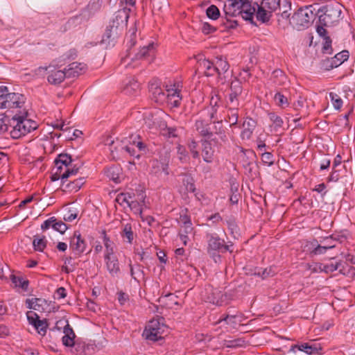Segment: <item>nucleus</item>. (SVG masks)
Masks as SVG:
<instances>
[{
    "instance_id": "nucleus-1",
    "label": "nucleus",
    "mask_w": 355,
    "mask_h": 355,
    "mask_svg": "<svg viewBox=\"0 0 355 355\" xmlns=\"http://www.w3.org/2000/svg\"><path fill=\"white\" fill-rule=\"evenodd\" d=\"M26 98L24 94L8 92L6 86H0V109H6L3 114H0V125L8 123L17 115L28 116L25 107Z\"/></svg>"
},
{
    "instance_id": "nucleus-2",
    "label": "nucleus",
    "mask_w": 355,
    "mask_h": 355,
    "mask_svg": "<svg viewBox=\"0 0 355 355\" xmlns=\"http://www.w3.org/2000/svg\"><path fill=\"white\" fill-rule=\"evenodd\" d=\"M37 128V124L35 121L28 119L27 116L17 115V117L10 120L8 123L1 124L0 131L1 132L10 131L12 138L18 139Z\"/></svg>"
},
{
    "instance_id": "nucleus-3",
    "label": "nucleus",
    "mask_w": 355,
    "mask_h": 355,
    "mask_svg": "<svg viewBox=\"0 0 355 355\" xmlns=\"http://www.w3.org/2000/svg\"><path fill=\"white\" fill-rule=\"evenodd\" d=\"M223 10L227 17L241 15L245 20L253 23L254 13L256 10L250 0H229V3L225 4Z\"/></svg>"
},
{
    "instance_id": "nucleus-4",
    "label": "nucleus",
    "mask_w": 355,
    "mask_h": 355,
    "mask_svg": "<svg viewBox=\"0 0 355 355\" xmlns=\"http://www.w3.org/2000/svg\"><path fill=\"white\" fill-rule=\"evenodd\" d=\"M128 18V15L124 10L116 12L113 19L110 20L106 27L102 41L103 42H109L116 39L126 26Z\"/></svg>"
},
{
    "instance_id": "nucleus-5",
    "label": "nucleus",
    "mask_w": 355,
    "mask_h": 355,
    "mask_svg": "<svg viewBox=\"0 0 355 355\" xmlns=\"http://www.w3.org/2000/svg\"><path fill=\"white\" fill-rule=\"evenodd\" d=\"M343 6L338 2H330L322 6L318 12H322L319 15V24L323 28L325 26H331L339 21L341 19Z\"/></svg>"
},
{
    "instance_id": "nucleus-6",
    "label": "nucleus",
    "mask_w": 355,
    "mask_h": 355,
    "mask_svg": "<svg viewBox=\"0 0 355 355\" xmlns=\"http://www.w3.org/2000/svg\"><path fill=\"white\" fill-rule=\"evenodd\" d=\"M163 317H157L149 321L146 327L143 336L148 340L158 341L164 338L168 333V327Z\"/></svg>"
},
{
    "instance_id": "nucleus-7",
    "label": "nucleus",
    "mask_w": 355,
    "mask_h": 355,
    "mask_svg": "<svg viewBox=\"0 0 355 355\" xmlns=\"http://www.w3.org/2000/svg\"><path fill=\"white\" fill-rule=\"evenodd\" d=\"M313 6L299 8L290 19V24L297 30L309 26L315 18Z\"/></svg>"
},
{
    "instance_id": "nucleus-8",
    "label": "nucleus",
    "mask_w": 355,
    "mask_h": 355,
    "mask_svg": "<svg viewBox=\"0 0 355 355\" xmlns=\"http://www.w3.org/2000/svg\"><path fill=\"white\" fill-rule=\"evenodd\" d=\"M42 71H48L49 76L47 77L48 82L51 85H59L66 78H68L66 68L60 69L55 65L49 64L48 67H40L35 70L36 74H40Z\"/></svg>"
},
{
    "instance_id": "nucleus-9",
    "label": "nucleus",
    "mask_w": 355,
    "mask_h": 355,
    "mask_svg": "<svg viewBox=\"0 0 355 355\" xmlns=\"http://www.w3.org/2000/svg\"><path fill=\"white\" fill-rule=\"evenodd\" d=\"M207 241V252L213 257L216 263L220 261V256L218 254L221 252L223 243L225 241L220 239L216 234L207 233L206 234Z\"/></svg>"
},
{
    "instance_id": "nucleus-10",
    "label": "nucleus",
    "mask_w": 355,
    "mask_h": 355,
    "mask_svg": "<svg viewBox=\"0 0 355 355\" xmlns=\"http://www.w3.org/2000/svg\"><path fill=\"white\" fill-rule=\"evenodd\" d=\"M53 171L54 172L51 175V180L55 182L61 179L62 185H64L68 178H72L77 175L79 168L76 166H73V168H65L62 165L55 164Z\"/></svg>"
},
{
    "instance_id": "nucleus-11",
    "label": "nucleus",
    "mask_w": 355,
    "mask_h": 355,
    "mask_svg": "<svg viewBox=\"0 0 355 355\" xmlns=\"http://www.w3.org/2000/svg\"><path fill=\"white\" fill-rule=\"evenodd\" d=\"M26 316L29 324L35 327L37 333L42 336H45L49 327L47 320H40V316L32 311H28Z\"/></svg>"
},
{
    "instance_id": "nucleus-12",
    "label": "nucleus",
    "mask_w": 355,
    "mask_h": 355,
    "mask_svg": "<svg viewBox=\"0 0 355 355\" xmlns=\"http://www.w3.org/2000/svg\"><path fill=\"white\" fill-rule=\"evenodd\" d=\"M86 246V241L82 237L80 233L78 231H75L73 236H71L70 239V249L76 255L80 256L85 251Z\"/></svg>"
},
{
    "instance_id": "nucleus-13",
    "label": "nucleus",
    "mask_w": 355,
    "mask_h": 355,
    "mask_svg": "<svg viewBox=\"0 0 355 355\" xmlns=\"http://www.w3.org/2000/svg\"><path fill=\"white\" fill-rule=\"evenodd\" d=\"M148 88L153 98L158 103H164L166 101V93L160 87L158 80H153L149 83Z\"/></svg>"
},
{
    "instance_id": "nucleus-14",
    "label": "nucleus",
    "mask_w": 355,
    "mask_h": 355,
    "mask_svg": "<svg viewBox=\"0 0 355 355\" xmlns=\"http://www.w3.org/2000/svg\"><path fill=\"white\" fill-rule=\"evenodd\" d=\"M230 93L229 94L228 103H230L232 107H239V96L241 94L243 91V87L241 85V83L238 80H235L231 83L230 85Z\"/></svg>"
},
{
    "instance_id": "nucleus-15",
    "label": "nucleus",
    "mask_w": 355,
    "mask_h": 355,
    "mask_svg": "<svg viewBox=\"0 0 355 355\" xmlns=\"http://www.w3.org/2000/svg\"><path fill=\"white\" fill-rule=\"evenodd\" d=\"M297 348L298 350L304 352L306 353L309 355L312 354H321V352L322 350V347H321L320 344L318 343H302L301 345H292L291 349H289V352H295V349Z\"/></svg>"
},
{
    "instance_id": "nucleus-16",
    "label": "nucleus",
    "mask_w": 355,
    "mask_h": 355,
    "mask_svg": "<svg viewBox=\"0 0 355 355\" xmlns=\"http://www.w3.org/2000/svg\"><path fill=\"white\" fill-rule=\"evenodd\" d=\"M257 126V121L250 117L245 119L242 123L243 130L241 132V138L243 140H249L252 138L253 132Z\"/></svg>"
},
{
    "instance_id": "nucleus-17",
    "label": "nucleus",
    "mask_w": 355,
    "mask_h": 355,
    "mask_svg": "<svg viewBox=\"0 0 355 355\" xmlns=\"http://www.w3.org/2000/svg\"><path fill=\"white\" fill-rule=\"evenodd\" d=\"M105 266L110 275L113 277H119L121 270L119 266V261L116 255H108L104 257Z\"/></svg>"
},
{
    "instance_id": "nucleus-18",
    "label": "nucleus",
    "mask_w": 355,
    "mask_h": 355,
    "mask_svg": "<svg viewBox=\"0 0 355 355\" xmlns=\"http://www.w3.org/2000/svg\"><path fill=\"white\" fill-rule=\"evenodd\" d=\"M316 31L318 34L323 37L324 42H323V46L322 49V53L325 54H332L333 50L331 48V39L329 36L327 35V30L323 28L322 26H317L316 27Z\"/></svg>"
},
{
    "instance_id": "nucleus-19",
    "label": "nucleus",
    "mask_w": 355,
    "mask_h": 355,
    "mask_svg": "<svg viewBox=\"0 0 355 355\" xmlns=\"http://www.w3.org/2000/svg\"><path fill=\"white\" fill-rule=\"evenodd\" d=\"M166 102L171 104L173 107H178L180 104L182 97L180 96V91L178 89L166 88Z\"/></svg>"
},
{
    "instance_id": "nucleus-20",
    "label": "nucleus",
    "mask_w": 355,
    "mask_h": 355,
    "mask_svg": "<svg viewBox=\"0 0 355 355\" xmlns=\"http://www.w3.org/2000/svg\"><path fill=\"white\" fill-rule=\"evenodd\" d=\"M210 123L205 119H198L195 123V128L199 135L203 137L211 138L213 132L209 127Z\"/></svg>"
},
{
    "instance_id": "nucleus-21",
    "label": "nucleus",
    "mask_w": 355,
    "mask_h": 355,
    "mask_svg": "<svg viewBox=\"0 0 355 355\" xmlns=\"http://www.w3.org/2000/svg\"><path fill=\"white\" fill-rule=\"evenodd\" d=\"M201 145L203 160L207 163L212 162L214 157V150L211 146V142L207 139H202Z\"/></svg>"
},
{
    "instance_id": "nucleus-22",
    "label": "nucleus",
    "mask_w": 355,
    "mask_h": 355,
    "mask_svg": "<svg viewBox=\"0 0 355 355\" xmlns=\"http://www.w3.org/2000/svg\"><path fill=\"white\" fill-rule=\"evenodd\" d=\"M242 318V313L239 311H236L235 313H230L229 311L226 314H223L220 316L218 320V322H221L223 321L225 322L227 324L231 325L232 327H235L238 324L241 322V318Z\"/></svg>"
},
{
    "instance_id": "nucleus-23",
    "label": "nucleus",
    "mask_w": 355,
    "mask_h": 355,
    "mask_svg": "<svg viewBox=\"0 0 355 355\" xmlns=\"http://www.w3.org/2000/svg\"><path fill=\"white\" fill-rule=\"evenodd\" d=\"M86 69V64L83 63L72 62L67 66L66 72L68 78H73L82 74Z\"/></svg>"
},
{
    "instance_id": "nucleus-24",
    "label": "nucleus",
    "mask_w": 355,
    "mask_h": 355,
    "mask_svg": "<svg viewBox=\"0 0 355 355\" xmlns=\"http://www.w3.org/2000/svg\"><path fill=\"white\" fill-rule=\"evenodd\" d=\"M198 67L203 71L206 76H213L216 75L214 69V62L207 59H200L198 62Z\"/></svg>"
},
{
    "instance_id": "nucleus-25",
    "label": "nucleus",
    "mask_w": 355,
    "mask_h": 355,
    "mask_svg": "<svg viewBox=\"0 0 355 355\" xmlns=\"http://www.w3.org/2000/svg\"><path fill=\"white\" fill-rule=\"evenodd\" d=\"M253 6L256 10L254 15H256V18L258 21H261V23H266L270 19L272 14L268 12V10L266 8H263V6H262L261 3L259 5L254 3Z\"/></svg>"
},
{
    "instance_id": "nucleus-26",
    "label": "nucleus",
    "mask_w": 355,
    "mask_h": 355,
    "mask_svg": "<svg viewBox=\"0 0 355 355\" xmlns=\"http://www.w3.org/2000/svg\"><path fill=\"white\" fill-rule=\"evenodd\" d=\"M63 332L64 334V336L62 338L63 345L66 347L73 346L75 345L74 339L76 335L73 329L68 323L64 326Z\"/></svg>"
},
{
    "instance_id": "nucleus-27",
    "label": "nucleus",
    "mask_w": 355,
    "mask_h": 355,
    "mask_svg": "<svg viewBox=\"0 0 355 355\" xmlns=\"http://www.w3.org/2000/svg\"><path fill=\"white\" fill-rule=\"evenodd\" d=\"M85 178H79L73 180H67L64 185H62L64 191L69 192H76L85 184Z\"/></svg>"
},
{
    "instance_id": "nucleus-28",
    "label": "nucleus",
    "mask_w": 355,
    "mask_h": 355,
    "mask_svg": "<svg viewBox=\"0 0 355 355\" xmlns=\"http://www.w3.org/2000/svg\"><path fill=\"white\" fill-rule=\"evenodd\" d=\"M343 239H346V237L343 235L336 236L334 234H332L323 238L322 240L320 241V243L326 247L327 250H329L336 248V242L339 241L341 243Z\"/></svg>"
},
{
    "instance_id": "nucleus-29",
    "label": "nucleus",
    "mask_w": 355,
    "mask_h": 355,
    "mask_svg": "<svg viewBox=\"0 0 355 355\" xmlns=\"http://www.w3.org/2000/svg\"><path fill=\"white\" fill-rule=\"evenodd\" d=\"M211 296L208 297L207 300L210 303L218 306H222L227 300V296L217 288L211 289Z\"/></svg>"
},
{
    "instance_id": "nucleus-30",
    "label": "nucleus",
    "mask_w": 355,
    "mask_h": 355,
    "mask_svg": "<svg viewBox=\"0 0 355 355\" xmlns=\"http://www.w3.org/2000/svg\"><path fill=\"white\" fill-rule=\"evenodd\" d=\"M214 62L215 73L218 76L225 73L229 69L230 64L223 56L216 57Z\"/></svg>"
},
{
    "instance_id": "nucleus-31",
    "label": "nucleus",
    "mask_w": 355,
    "mask_h": 355,
    "mask_svg": "<svg viewBox=\"0 0 355 355\" xmlns=\"http://www.w3.org/2000/svg\"><path fill=\"white\" fill-rule=\"evenodd\" d=\"M121 168L118 165H112L106 168L105 173L106 176L115 183L120 182Z\"/></svg>"
},
{
    "instance_id": "nucleus-32",
    "label": "nucleus",
    "mask_w": 355,
    "mask_h": 355,
    "mask_svg": "<svg viewBox=\"0 0 355 355\" xmlns=\"http://www.w3.org/2000/svg\"><path fill=\"white\" fill-rule=\"evenodd\" d=\"M121 236L124 241L130 244L132 243L135 235L130 223H126L123 225Z\"/></svg>"
},
{
    "instance_id": "nucleus-33",
    "label": "nucleus",
    "mask_w": 355,
    "mask_h": 355,
    "mask_svg": "<svg viewBox=\"0 0 355 355\" xmlns=\"http://www.w3.org/2000/svg\"><path fill=\"white\" fill-rule=\"evenodd\" d=\"M214 124V131L213 135L215 134L219 137V139L222 141L225 142L227 140V137L226 135L225 128L223 125V121L222 120H218V121H213Z\"/></svg>"
},
{
    "instance_id": "nucleus-34",
    "label": "nucleus",
    "mask_w": 355,
    "mask_h": 355,
    "mask_svg": "<svg viewBox=\"0 0 355 355\" xmlns=\"http://www.w3.org/2000/svg\"><path fill=\"white\" fill-rule=\"evenodd\" d=\"M261 3L263 8L268 10V12L272 13L273 12L282 10L281 0H262Z\"/></svg>"
},
{
    "instance_id": "nucleus-35",
    "label": "nucleus",
    "mask_w": 355,
    "mask_h": 355,
    "mask_svg": "<svg viewBox=\"0 0 355 355\" xmlns=\"http://www.w3.org/2000/svg\"><path fill=\"white\" fill-rule=\"evenodd\" d=\"M349 58L348 51H343L336 55L331 60L329 65L330 68L337 67L340 65L344 61L347 60Z\"/></svg>"
},
{
    "instance_id": "nucleus-36",
    "label": "nucleus",
    "mask_w": 355,
    "mask_h": 355,
    "mask_svg": "<svg viewBox=\"0 0 355 355\" xmlns=\"http://www.w3.org/2000/svg\"><path fill=\"white\" fill-rule=\"evenodd\" d=\"M72 159L69 155L61 153L55 159V165H62L65 168H73L71 165Z\"/></svg>"
},
{
    "instance_id": "nucleus-37",
    "label": "nucleus",
    "mask_w": 355,
    "mask_h": 355,
    "mask_svg": "<svg viewBox=\"0 0 355 355\" xmlns=\"http://www.w3.org/2000/svg\"><path fill=\"white\" fill-rule=\"evenodd\" d=\"M102 234L103 235V243H104V245L105 248V252L104 257H107V255H108V257L111 256V255H115L114 252L113 242L111 241L110 238L107 236L106 232L105 230H103L102 232Z\"/></svg>"
},
{
    "instance_id": "nucleus-38",
    "label": "nucleus",
    "mask_w": 355,
    "mask_h": 355,
    "mask_svg": "<svg viewBox=\"0 0 355 355\" xmlns=\"http://www.w3.org/2000/svg\"><path fill=\"white\" fill-rule=\"evenodd\" d=\"M46 243L47 241L45 239V236L40 238L38 235L34 236L33 245L35 250L43 252L46 247Z\"/></svg>"
},
{
    "instance_id": "nucleus-39",
    "label": "nucleus",
    "mask_w": 355,
    "mask_h": 355,
    "mask_svg": "<svg viewBox=\"0 0 355 355\" xmlns=\"http://www.w3.org/2000/svg\"><path fill=\"white\" fill-rule=\"evenodd\" d=\"M10 279L12 282L15 285V286H18L26 291L28 289V286L29 282L28 280L24 279L22 277L16 276L13 274H10Z\"/></svg>"
},
{
    "instance_id": "nucleus-40",
    "label": "nucleus",
    "mask_w": 355,
    "mask_h": 355,
    "mask_svg": "<svg viewBox=\"0 0 355 355\" xmlns=\"http://www.w3.org/2000/svg\"><path fill=\"white\" fill-rule=\"evenodd\" d=\"M153 52V43H150L147 46H144L135 54L136 59H142L147 55H150Z\"/></svg>"
},
{
    "instance_id": "nucleus-41",
    "label": "nucleus",
    "mask_w": 355,
    "mask_h": 355,
    "mask_svg": "<svg viewBox=\"0 0 355 355\" xmlns=\"http://www.w3.org/2000/svg\"><path fill=\"white\" fill-rule=\"evenodd\" d=\"M133 146L137 148V151L139 153L144 154L146 153L147 146L144 143L139 136H137L132 141Z\"/></svg>"
},
{
    "instance_id": "nucleus-42",
    "label": "nucleus",
    "mask_w": 355,
    "mask_h": 355,
    "mask_svg": "<svg viewBox=\"0 0 355 355\" xmlns=\"http://www.w3.org/2000/svg\"><path fill=\"white\" fill-rule=\"evenodd\" d=\"M178 296L175 295L174 294L169 293L164 297H162L160 298V301L164 303V304L168 307L172 308L173 304H178L177 302Z\"/></svg>"
},
{
    "instance_id": "nucleus-43",
    "label": "nucleus",
    "mask_w": 355,
    "mask_h": 355,
    "mask_svg": "<svg viewBox=\"0 0 355 355\" xmlns=\"http://www.w3.org/2000/svg\"><path fill=\"white\" fill-rule=\"evenodd\" d=\"M101 8L100 0H91L86 7V10L89 15H94L98 12Z\"/></svg>"
},
{
    "instance_id": "nucleus-44",
    "label": "nucleus",
    "mask_w": 355,
    "mask_h": 355,
    "mask_svg": "<svg viewBox=\"0 0 355 355\" xmlns=\"http://www.w3.org/2000/svg\"><path fill=\"white\" fill-rule=\"evenodd\" d=\"M318 243V241L316 239H313L311 241H306L304 245L303 250L313 257Z\"/></svg>"
},
{
    "instance_id": "nucleus-45",
    "label": "nucleus",
    "mask_w": 355,
    "mask_h": 355,
    "mask_svg": "<svg viewBox=\"0 0 355 355\" xmlns=\"http://www.w3.org/2000/svg\"><path fill=\"white\" fill-rule=\"evenodd\" d=\"M182 182L187 191L195 193L196 189L194 184V180L191 176L185 175L182 180Z\"/></svg>"
},
{
    "instance_id": "nucleus-46",
    "label": "nucleus",
    "mask_w": 355,
    "mask_h": 355,
    "mask_svg": "<svg viewBox=\"0 0 355 355\" xmlns=\"http://www.w3.org/2000/svg\"><path fill=\"white\" fill-rule=\"evenodd\" d=\"M238 107H230L229 111L230 114H228L229 121L230 126L232 127L237 124L239 119Z\"/></svg>"
},
{
    "instance_id": "nucleus-47",
    "label": "nucleus",
    "mask_w": 355,
    "mask_h": 355,
    "mask_svg": "<svg viewBox=\"0 0 355 355\" xmlns=\"http://www.w3.org/2000/svg\"><path fill=\"white\" fill-rule=\"evenodd\" d=\"M281 7L282 10L277 13V15L280 14L283 18L288 19L290 16V14L288 13V10H291V3L287 0H283L282 2L281 1Z\"/></svg>"
},
{
    "instance_id": "nucleus-48",
    "label": "nucleus",
    "mask_w": 355,
    "mask_h": 355,
    "mask_svg": "<svg viewBox=\"0 0 355 355\" xmlns=\"http://www.w3.org/2000/svg\"><path fill=\"white\" fill-rule=\"evenodd\" d=\"M207 16L211 19L216 20L220 17V11L217 6L211 5L206 10Z\"/></svg>"
},
{
    "instance_id": "nucleus-49",
    "label": "nucleus",
    "mask_w": 355,
    "mask_h": 355,
    "mask_svg": "<svg viewBox=\"0 0 355 355\" xmlns=\"http://www.w3.org/2000/svg\"><path fill=\"white\" fill-rule=\"evenodd\" d=\"M339 263H330V264H322L319 263V270L321 272H324L326 273L333 272L336 271L338 268Z\"/></svg>"
},
{
    "instance_id": "nucleus-50",
    "label": "nucleus",
    "mask_w": 355,
    "mask_h": 355,
    "mask_svg": "<svg viewBox=\"0 0 355 355\" xmlns=\"http://www.w3.org/2000/svg\"><path fill=\"white\" fill-rule=\"evenodd\" d=\"M274 99L277 105L282 107H288L289 105L288 98L280 92H277L275 95Z\"/></svg>"
},
{
    "instance_id": "nucleus-51",
    "label": "nucleus",
    "mask_w": 355,
    "mask_h": 355,
    "mask_svg": "<svg viewBox=\"0 0 355 355\" xmlns=\"http://www.w3.org/2000/svg\"><path fill=\"white\" fill-rule=\"evenodd\" d=\"M167 165L164 164L157 160H155L153 162V166L151 169V173L157 175L161 172V170H163L165 171L166 174H168V172L166 171Z\"/></svg>"
},
{
    "instance_id": "nucleus-52",
    "label": "nucleus",
    "mask_w": 355,
    "mask_h": 355,
    "mask_svg": "<svg viewBox=\"0 0 355 355\" xmlns=\"http://www.w3.org/2000/svg\"><path fill=\"white\" fill-rule=\"evenodd\" d=\"M198 146V143L193 139H191L188 143V148L191 153L193 158L194 159H198L200 157L199 151L197 150Z\"/></svg>"
},
{
    "instance_id": "nucleus-53",
    "label": "nucleus",
    "mask_w": 355,
    "mask_h": 355,
    "mask_svg": "<svg viewBox=\"0 0 355 355\" xmlns=\"http://www.w3.org/2000/svg\"><path fill=\"white\" fill-rule=\"evenodd\" d=\"M122 150H123L129 155L136 157L137 159H139V157H141V153H139L137 151V149L133 146V143L132 141L129 145L122 147Z\"/></svg>"
},
{
    "instance_id": "nucleus-54",
    "label": "nucleus",
    "mask_w": 355,
    "mask_h": 355,
    "mask_svg": "<svg viewBox=\"0 0 355 355\" xmlns=\"http://www.w3.org/2000/svg\"><path fill=\"white\" fill-rule=\"evenodd\" d=\"M132 198V197L130 193H121L116 196V201L120 205L126 203L127 205H128V204L131 201Z\"/></svg>"
},
{
    "instance_id": "nucleus-55",
    "label": "nucleus",
    "mask_w": 355,
    "mask_h": 355,
    "mask_svg": "<svg viewBox=\"0 0 355 355\" xmlns=\"http://www.w3.org/2000/svg\"><path fill=\"white\" fill-rule=\"evenodd\" d=\"M153 10L161 11L167 5V0H151Z\"/></svg>"
},
{
    "instance_id": "nucleus-56",
    "label": "nucleus",
    "mask_w": 355,
    "mask_h": 355,
    "mask_svg": "<svg viewBox=\"0 0 355 355\" xmlns=\"http://www.w3.org/2000/svg\"><path fill=\"white\" fill-rule=\"evenodd\" d=\"M329 95L334 108L340 110L343 105L342 99L336 94L331 92Z\"/></svg>"
},
{
    "instance_id": "nucleus-57",
    "label": "nucleus",
    "mask_w": 355,
    "mask_h": 355,
    "mask_svg": "<svg viewBox=\"0 0 355 355\" xmlns=\"http://www.w3.org/2000/svg\"><path fill=\"white\" fill-rule=\"evenodd\" d=\"M227 347H243L245 344V341L243 338H237L226 341Z\"/></svg>"
},
{
    "instance_id": "nucleus-58",
    "label": "nucleus",
    "mask_w": 355,
    "mask_h": 355,
    "mask_svg": "<svg viewBox=\"0 0 355 355\" xmlns=\"http://www.w3.org/2000/svg\"><path fill=\"white\" fill-rule=\"evenodd\" d=\"M262 162L268 166H272L274 164L273 155L269 152H265L261 154Z\"/></svg>"
},
{
    "instance_id": "nucleus-59",
    "label": "nucleus",
    "mask_w": 355,
    "mask_h": 355,
    "mask_svg": "<svg viewBox=\"0 0 355 355\" xmlns=\"http://www.w3.org/2000/svg\"><path fill=\"white\" fill-rule=\"evenodd\" d=\"M270 119L272 121L273 125L275 126V130L277 131L279 128H281L283 125V120L279 116L275 114H271L270 115Z\"/></svg>"
},
{
    "instance_id": "nucleus-60",
    "label": "nucleus",
    "mask_w": 355,
    "mask_h": 355,
    "mask_svg": "<svg viewBox=\"0 0 355 355\" xmlns=\"http://www.w3.org/2000/svg\"><path fill=\"white\" fill-rule=\"evenodd\" d=\"M53 228L60 234H64L67 230V226L62 221H57L56 220L53 222Z\"/></svg>"
},
{
    "instance_id": "nucleus-61",
    "label": "nucleus",
    "mask_w": 355,
    "mask_h": 355,
    "mask_svg": "<svg viewBox=\"0 0 355 355\" xmlns=\"http://www.w3.org/2000/svg\"><path fill=\"white\" fill-rule=\"evenodd\" d=\"M254 275L261 277L263 279H264L268 277L272 276L274 275V272H272V269L270 268H265L261 271V270H259V271H255Z\"/></svg>"
},
{
    "instance_id": "nucleus-62",
    "label": "nucleus",
    "mask_w": 355,
    "mask_h": 355,
    "mask_svg": "<svg viewBox=\"0 0 355 355\" xmlns=\"http://www.w3.org/2000/svg\"><path fill=\"white\" fill-rule=\"evenodd\" d=\"M132 210H133L136 214H141L142 208L141 204L137 200H132L130 202L128 205Z\"/></svg>"
},
{
    "instance_id": "nucleus-63",
    "label": "nucleus",
    "mask_w": 355,
    "mask_h": 355,
    "mask_svg": "<svg viewBox=\"0 0 355 355\" xmlns=\"http://www.w3.org/2000/svg\"><path fill=\"white\" fill-rule=\"evenodd\" d=\"M201 30L204 34L208 35L214 33L216 31V28L211 26L207 22H204L202 24Z\"/></svg>"
},
{
    "instance_id": "nucleus-64",
    "label": "nucleus",
    "mask_w": 355,
    "mask_h": 355,
    "mask_svg": "<svg viewBox=\"0 0 355 355\" xmlns=\"http://www.w3.org/2000/svg\"><path fill=\"white\" fill-rule=\"evenodd\" d=\"M219 107L209 106L207 108V115L209 116L210 121L214 119H218L217 112Z\"/></svg>"
}]
</instances>
